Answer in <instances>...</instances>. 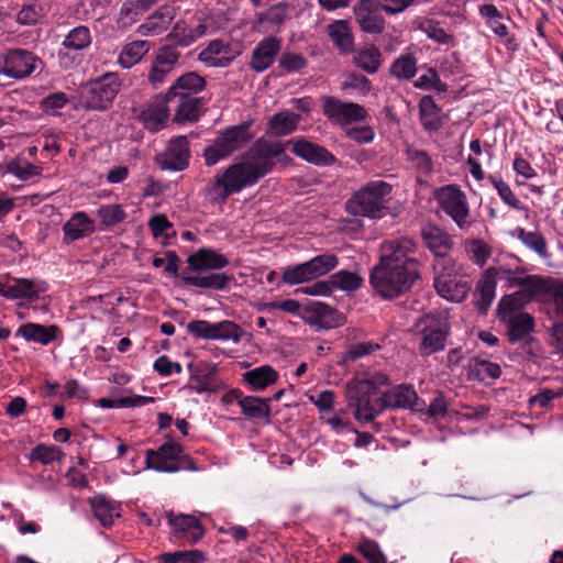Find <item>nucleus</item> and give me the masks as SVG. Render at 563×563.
Returning a JSON list of instances; mask_svg holds the SVG:
<instances>
[{
  "label": "nucleus",
  "mask_w": 563,
  "mask_h": 563,
  "mask_svg": "<svg viewBox=\"0 0 563 563\" xmlns=\"http://www.w3.org/2000/svg\"><path fill=\"white\" fill-rule=\"evenodd\" d=\"M284 154L282 142L257 139L246 153L244 161L235 162L220 169L206 188L207 198L216 205H223L233 194L252 187L269 174L275 159Z\"/></svg>",
  "instance_id": "nucleus-1"
},
{
  "label": "nucleus",
  "mask_w": 563,
  "mask_h": 563,
  "mask_svg": "<svg viewBox=\"0 0 563 563\" xmlns=\"http://www.w3.org/2000/svg\"><path fill=\"white\" fill-rule=\"evenodd\" d=\"M416 251L417 244L408 238L382 245L379 261L369 273V285L377 295L384 299L398 298L421 279Z\"/></svg>",
  "instance_id": "nucleus-2"
},
{
  "label": "nucleus",
  "mask_w": 563,
  "mask_h": 563,
  "mask_svg": "<svg viewBox=\"0 0 563 563\" xmlns=\"http://www.w3.org/2000/svg\"><path fill=\"white\" fill-rule=\"evenodd\" d=\"M187 266L179 273L178 264L166 262L165 273L180 278L187 287L224 291L234 276L223 268L229 266V257L213 247H200L187 257Z\"/></svg>",
  "instance_id": "nucleus-3"
},
{
  "label": "nucleus",
  "mask_w": 563,
  "mask_h": 563,
  "mask_svg": "<svg viewBox=\"0 0 563 563\" xmlns=\"http://www.w3.org/2000/svg\"><path fill=\"white\" fill-rule=\"evenodd\" d=\"M391 191L393 186L384 180L368 181L345 202V209L353 216L380 219L389 209Z\"/></svg>",
  "instance_id": "nucleus-4"
},
{
  "label": "nucleus",
  "mask_w": 563,
  "mask_h": 563,
  "mask_svg": "<svg viewBox=\"0 0 563 563\" xmlns=\"http://www.w3.org/2000/svg\"><path fill=\"white\" fill-rule=\"evenodd\" d=\"M252 124L253 121L249 120L219 131L203 150L205 164L209 167L214 166L249 144L255 136Z\"/></svg>",
  "instance_id": "nucleus-5"
},
{
  "label": "nucleus",
  "mask_w": 563,
  "mask_h": 563,
  "mask_svg": "<svg viewBox=\"0 0 563 563\" xmlns=\"http://www.w3.org/2000/svg\"><path fill=\"white\" fill-rule=\"evenodd\" d=\"M121 80L114 73L90 80L81 86L79 98L81 107L88 111L108 110L120 91Z\"/></svg>",
  "instance_id": "nucleus-6"
},
{
  "label": "nucleus",
  "mask_w": 563,
  "mask_h": 563,
  "mask_svg": "<svg viewBox=\"0 0 563 563\" xmlns=\"http://www.w3.org/2000/svg\"><path fill=\"white\" fill-rule=\"evenodd\" d=\"M416 329L421 335L418 347L421 356H429L445 349L446 340L451 334L448 317L440 312L427 313L417 321Z\"/></svg>",
  "instance_id": "nucleus-7"
},
{
  "label": "nucleus",
  "mask_w": 563,
  "mask_h": 563,
  "mask_svg": "<svg viewBox=\"0 0 563 563\" xmlns=\"http://www.w3.org/2000/svg\"><path fill=\"white\" fill-rule=\"evenodd\" d=\"M339 264L335 254L323 253L303 263L283 268L282 280L287 285L308 283L327 275Z\"/></svg>",
  "instance_id": "nucleus-8"
},
{
  "label": "nucleus",
  "mask_w": 563,
  "mask_h": 563,
  "mask_svg": "<svg viewBox=\"0 0 563 563\" xmlns=\"http://www.w3.org/2000/svg\"><path fill=\"white\" fill-rule=\"evenodd\" d=\"M434 199L441 210L449 216L461 230L471 227L470 206L465 192L457 185L441 186L434 191Z\"/></svg>",
  "instance_id": "nucleus-9"
},
{
  "label": "nucleus",
  "mask_w": 563,
  "mask_h": 563,
  "mask_svg": "<svg viewBox=\"0 0 563 563\" xmlns=\"http://www.w3.org/2000/svg\"><path fill=\"white\" fill-rule=\"evenodd\" d=\"M322 113L333 124L346 128L368 118L367 110L360 103L343 101L332 96H322Z\"/></svg>",
  "instance_id": "nucleus-10"
},
{
  "label": "nucleus",
  "mask_w": 563,
  "mask_h": 563,
  "mask_svg": "<svg viewBox=\"0 0 563 563\" xmlns=\"http://www.w3.org/2000/svg\"><path fill=\"white\" fill-rule=\"evenodd\" d=\"M42 60L24 48L8 49L0 60V74L9 78L23 79L31 76Z\"/></svg>",
  "instance_id": "nucleus-11"
},
{
  "label": "nucleus",
  "mask_w": 563,
  "mask_h": 563,
  "mask_svg": "<svg viewBox=\"0 0 563 563\" xmlns=\"http://www.w3.org/2000/svg\"><path fill=\"white\" fill-rule=\"evenodd\" d=\"M301 313L306 323L318 329H334L345 321L344 316L335 308L319 300H308Z\"/></svg>",
  "instance_id": "nucleus-12"
},
{
  "label": "nucleus",
  "mask_w": 563,
  "mask_h": 563,
  "mask_svg": "<svg viewBox=\"0 0 563 563\" xmlns=\"http://www.w3.org/2000/svg\"><path fill=\"white\" fill-rule=\"evenodd\" d=\"M190 148L186 135L173 137L165 150L156 156V163L163 170L181 172L189 166Z\"/></svg>",
  "instance_id": "nucleus-13"
},
{
  "label": "nucleus",
  "mask_w": 563,
  "mask_h": 563,
  "mask_svg": "<svg viewBox=\"0 0 563 563\" xmlns=\"http://www.w3.org/2000/svg\"><path fill=\"white\" fill-rule=\"evenodd\" d=\"M353 10L355 21L364 33L377 35L384 32V9L376 0H360Z\"/></svg>",
  "instance_id": "nucleus-14"
},
{
  "label": "nucleus",
  "mask_w": 563,
  "mask_h": 563,
  "mask_svg": "<svg viewBox=\"0 0 563 563\" xmlns=\"http://www.w3.org/2000/svg\"><path fill=\"white\" fill-rule=\"evenodd\" d=\"M284 144V150L287 145H291V152L305 159L306 162L317 166H332L335 164V156L329 152L325 147L307 141L303 137L291 139Z\"/></svg>",
  "instance_id": "nucleus-15"
},
{
  "label": "nucleus",
  "mask_w": 563,
  "mask_h": 563,
  "mask_svg": "<svg viewBox=\"0 0 563 563\" xmlns=\"http://www.w3.org/2000/svg\"><path fill=\"white\" fill-rule=\"evenodd\" d=\"M179 57L180 53L174 46L164 45L158 49L147 75V79L154 89L166 81Z\"/></svg>",
  "instance_id": "nucleus-16"
},
{
  "label": "nucleus",
  "mask_w": 563,
  "mask_h": 563,
  "mask_svg": "<svg viewBox=\"0 0 563 563\" xmlns=\"http://www.w3.org/2000/svg\"><path fill=\"white\" fill-rule=\"evenodd\" d=\"M169 111L170 103L168 102V98L166 99L163 93H158L145 109L141 110L137 119L143 123L146 130L158 132L164 128L169 117Z\"/></svg>",
  "instance_id": "nucleus-17"
},
{
  "label": "nucleus",
  "mask_w": 563,
  "mask_h": 563,
  "mask_svg": "<svg viewBox=\"0 0 563 563\" xmlns=\"http://www.w3.org/2000/svg\"><path fill=\"white\" fill-rule=\"evenodd\" d=\"M385 408L411 409L420 411L424 407L413 387L409 384H399L383 394Z\"/></svg>",
  "instance_id": "nucleus-18"
},
{
  "label": "nucleus",
  "mask_w": 563,
  "mask_h": 563,
  "mask_svg": "<svg viewBox=\"0 0 563 563\" xmlns=\"http://www.w3.org/2000/svg\"><path fill=\"white\" fill-rule=\"evenodd\" d=\"M478 12L485 19L486 24L494 34L503 40V43L508 51L516 52L519 48V43L515 34L509 32L508 26L503 22L504 14L495 4H482L478 8Z\"/></svg>",
  "instance_id": "nucleus-19"
},
{
  "label": "nucleus",
  "mask_w": 563,
  "mask_h": 563,
  "mask_svg": "<svg viewBox=\"0 0 563 563\" xmlns=\"http://www.w3.org/2000/svg\"><path fill=\"white\" fill-rule=\"evenodd\" d=\"M168 523L173 528L174 537L189 544H196L205 534V529L200 520L195 516L170 514L168 516Z\"/></svg>",
  "instance_id": "nucleus-20"
},
{
  "label": "nucleus",
  "mask_w": 563,
  "mask_h": 563,
  "mask_svg": "<svg viewBox=\"0 0 563 563\" xmlns=\"http://www.w3.org/2000/svg\"><path fill=\"white\" fill-rule=\"evenodd\" d=\"M282 47V42L275 36H266L254 47L250 60V67L256 73L269 68Z\"/></svg>",
  "instance_id": "nucleus-21"
},
{
  "label": "nucleus",
  "mask_w": 563,
  "mask_h": 563,
  "mask_svg": "<svg viewBox=\"0 0 563 563\" xmlns=\"http://www.w3.org/2000/svg\"><path fill=\"white\" fill-rule=\"evenodd\" d=\"M235 57L229 42L212 40L198 56V59L210 67H228Z\"/></svg>",
  "instance_id": "nucleus-22"
},
{
  "label": "nucleus",
  "mask_w": 563,
  "mask_h": 563,
  "mask_svg": "<svg viewBox=\"0 0 563 563\" xmlns=\"http://www.w3.org/2000/svg\"><path fill=\"white\" fill-rule=\"evenodd\" d=\"M176 16V8L172 4L161 5L139 26L142 35H159L165 32Z\"/></svg>",
  "instance_id": "nucleus-23"
},
{
  "label": "nucleus",
  "mask_w": 563,
  "mask_h": 563,
  "mask_svg": "<svg viewBox=\"0 0 563 563\" xmlns=\"http://www.w3.org/2000/svg\"><path fill=\"white\" fill-rule=\"evenodd\" d=\"M420 234L429 251L438 257H444L452 249L451 236L435 224L423 225Z\"/></svg>",
  "instance_id": "nucleus-24"
},
{
  "label": "nucleus",
  "mask_w": 563,
  "mask_h": 563,
  "mask_svg": "<svg viewBox=\"0 0 563 563\" xmlns=\"http://www.w3.org/2000/svg\"><path fill=\"white\" fill-rule=\"evenodd\" d=\"M179 453H183V446L174 441H167L157 450H147L146 466L158 472H164L163 467H172L173 462Z\"/></svg>",
  "instance_id": "nucleus-25"
},
{
  "label": "nucleus",
  "mask_w": 563,
  "mask_h": 563,
  "mask_svg": "<svg viewBox=\"0 0 563 563\" xmlns=\"http://www.w3.org/2000/svg\"><path fill=\"white\" fill-rule=\"evenodd\" d=\"M45 290L46 284L44 282L35 283L29 278H18L12 284H8V288L0 290V292L8 299H27L33 301L38 299L41 292Z\"/></svg>",
  "instance_id": "nucleus-26"
},
{
  "label": "nucleus",
  "mask_w": 563,
  "mask_h": 563,
  "mask_svg": "<svg viewBox=\"0 0 563 563\" xmlns=\"http://www.w3.org/2000/svg\"><path fill=\"white\" fill-rule=\"evenodd\" d=\"M96 231L95 222L84 211L74 213L63 225L64 243L69 244L92 234Z\"/></svg>",
  "instance_id": "nucleus-27"
},
{
  "label": "nucleus",
  "mask_w": 563,
  "mask_h": 563,
  "mask_svg": "<svg viewBox=\"0 0 563 563\" xmlns=\"http://www.w3.org/2000/svg\"><path fill=\"white\" fill-rule=\"evenodd\" d=\"M499 321L506 325L510 343L522 341L534 331V319L528 312H519Z\"/></svg>",
  "instance_id": "nucleus-28"
},
{
  "label": "nucleus",
  "mask_w": 563,
  "mask_h": 563,
  "mask_svg": "<svg viewBox=\"0 0 563 563\" xmlns=\"http://www.w3.org/2000/svg\"><path fill=\"white\" fill-rule=\"evenodd\" d=\"M203 98L196 97L179 102H170V109H174L173 121L178 124L195 123L199 121L205 113Z\"/></svg>",
  "instance_id": "nucleus-29"
},
{
  "label": "nucleus",
  "mask_w": 563,
  "mask_h": 563,
  "mask_svg": "<svg viewBox=\"0 0 563 563\" xmlns=\"http://www.w3.org/2000/svg\"><path fill=\"white\" fill-rule=\"evenodd\" d=\"M496 277L493 269H487L477 283L474 292V305L478 313L486 314L495 298Z\"/></svg>",
  "instance_id": "nucleus-30"
},
{
  "label": "nucleus",
  "mask_w": 563,
  "mask_h": 563,
  "mask_svg": "<svg viewBox=\"0 0 563 563\" xmlns=\"http://www.w3.org/2000/svg\"><path fill=\"white\" fill-rule=\"evenodd\" d=\"M59 328L55 324L43 325L40 323L27 322L19 327L16 336H22L26 341L48 345L56 340Z\"/></svg>",
  "instance_id": "nucleus-31"
},
{
  "label": "nucleus",
  "mask_w": 563,
  "mask_h": 563,
  "mask_svg": "<svg viewBox=\"0 0 563 563\" xmlns=\"http://www.w3.org/2000/svg\"><path fill=\"white\" fill-rule=\"evenodd\" d=\"M300 115L290 111L274 114L267 122L266 132L271 136H285L297 130Z\"/></svg>",
  "instance_id": "nucleus-32"
},
{
  "label": "nucleus",
  "mask_w": 563,
  "mask_h": 563,
  "mask_svg": "<svg viewBox=\"0 0 563 563\" xmlns=\"http://www.w3.org/2000/svg\"><path fill=\"white\" fill-rule=\"evenodd\" d=\"M441 108L434 102L433 97L424 96L419 101V117L423 129L428 132H437L442 126Z\"/></svg>",
  "instance_id": "nucleus-33"
},
{
  "label": "nucleus",
  "mask_w": 563,
  "mask_h": 563,
  "mask_svg": "<svg viewBox=\"0 0 563 563\" xmlns=\"http://www.w3.org/2000/svg\"><path fill=\"white\" fill-rule=\"evenodd\" d=\"M433 284L442 298L455 302L462 301L470 289L466 282H457L450 276H438Z\"/></svg>",
  "instance_id": "nucleus-34"
},
{
  "label": "nucleus",
  "mask_w": 563,
  "mask_h": 563,
  "mask_svg": "<svg viewBox=\"0 0 563 563\" xmlns=\"http://www.w3.org/2000/svg\"><path fill=\"white\" fill-rule=\"evenodd\" d=\"M93 516L104 528L113 525L114 518L120 517L119 507L103 495L89 498Z\"/></svg>",
  "instance_id": "nucleus-35"
},
{
  "label": "nucleus",
  "mask_w": 563,
  "mask_h": 563,
  "mask_svg": "<svg viewBox=\"0 0 563 563\" xmlns=\"http://www.w3.org/2000/svg\"><path fill=\"white\" fill-rule=\"evenodd\" d=\"M328 35L338 49L347 54L353 51V34L346 20H336L327 27Z\"/></svg>",
  "instance_id": "nucleus-36"
},
{
  "label": "nucleus",
  "mask_w": 563,
  "mask_h": 563,
  "mask_svg": "<svg viewBox=\"0 0 563 563\" xmlns=\"http://www.w3.org/2000/svg\"><path fill=\"white\" fill-rule=\"evenodd\" d=\"M92 34L88 26L77 25L71 29L60 43L62 47L68 52L80 53L90 47Z\"/></svg>",
  "instance_id": "nucleus-37"
},
{
  "label": "nucleus",
  "mask_w": 563,
  "mask_h": 563,
  "mask_svg": "<svg viewBox=\"0 0 563 563\" xmlns=\"http://www.w3.org/2000/svg\"><path fill=\"white\" fill-rule=\"evenodd\" d=\"M384 404L383 397H378L350 402L349 406L354 408V417L357 421L372 422L386 409Z\"/></svg>",
  "instance_id": "nucleus-38"
},
{
  "label": "nucleus",
  "mask_w": 563,
  "mask_h": 563,
  "mask_svg": "<svg viewBox=\"0 0 563 563\" xmlns=\"http://www.w3.org/2000/svg\"><path fill=\"white\" fill-rule=\"evenodd\" d=\"M510 234L517 238L526 247L536 252L540 257H548V243L540 232L527 231L521 227H517Z\"/></svg>",
  "instance_id": "nucleus-39"
},
{
  "label": "nucleus",
  "mask_w": 563,
  "mask_h": 563,
  "mask_svg": "<svg viewBox=\"0 0 563 563\" xmlns=\"http://www.w3.org/2000/svg\"><path fill=\"white\" fill-rule=\"evenodd\" d=\"M242 413L250 420H265L269 422L271 407L268 399L257 396H246L241 401Z\"/></svg>",
  "instance_id": "nucleus-40"
},
{
  "label": "nucleus",
  "mask_w": 563,
  "mask_h": 563,
  "mask_svg": "<svg viewBox=\"0 0 563 563\" xmlns=\"http://www.w3.org/2000/svg\"><path fill=\"white\" fill-rule=\"evenodd\" d=\"M501 375V368L497 363L474 357L471 360L467 371L470 379L484 382L486 378L497 379Z\"/></svg>",
  "instance_id": "nucleus-41"
},
{
  "label": "nucleus",
  "mask_w": 563,
  "mask_h": 563,
  "mask_svg": "<svg viewBox=\"0 0 563 563\" xmlns=\"http://www.w3.org/2000/svg\"><path fill=\"white\" fill-rule=\"evenodd\" d=\"M150 47V43L143 40L128 43L123 46L118 57V63L122 68H131L147 54Z\"/></svg>",
  "instance_id": "nucleus-42"
},
{
  "label": "nucleus",
  "mask_w": 563,
  "mask_h": 563,
  "mask_svg": "<svg viewBox=\"0 0 563 563\" xmlns=\"http://www.w3.org/2000/svg\"><path fill=\"white\" fill-rule=\"evenodd\" d=\"M353 60L364 71L375 74L382 64V53L375 45H367L354 53Z\"/></svg>",
  "instance_id": "nucleus-43"
},
{
  "label": "nucleus",
  "mask_w": 563,
  "mask_h": 563,
  "mask_svg": "<svg viewBox=\"0 0 563 563\" xmlns=\"http://www.w3.org/2000/svg\"><path fill=\"white\" fill-rule=\"evenodd\" d=\"M243 377L254 390H262L274 384L277 380L278 374L273 367L264 365L245 372Z\"/></svg>",
  "instance_id": "nucleus-44"
},
{
  "label": "nucleus",
  "mask_w": 563,
  "mask_h": 563,
  "mask_svg": "<svg viewBox=\"0 0 563 563\" xmlns=\"http://www.w3.org/2000/svg\"><path fill=\"white\" fill-rule=\"evenodd\" d=\"M97 217L100 220V230L112 228L123 222L128 214L121 205H102L97 210Z\"/></svg>",
  "instance_id": "nucleus-45"
},
{
  "label": "nucleus",
  "mask_w": 563,
  "mask_h": 563,
  "mask_svg": "<svg viewBox=\"0 0 563 563\" xmlns=\"http://www.w3.org/2000/svg\"><path fill=\"white\" fill-rule=\"evenodd\" d=\"M157 0H126L120 9V19L123 23H132L151 9Z\"/></svg>",
  "instance_id": "nucleus-46"
},
{
  "label": "nucleus",
  "mask_w": 563,
  "mask_h": 563,
  "mask_svg": "<svg viewBox=\"0 0 563 563\" xmlns=\"http://www.w3.org/2000/svg\"><path fill=\"white\" fill-rule=\"evenodd\" d=\"M355 549L368 563H388L378 542L368 537L362 536Z\"/></svg>",
  "instance_id": "nucleus-47"
},
{
  "label": "nucleus",
  "mask_w": 563,
  "mask_h": 563,
  "mask_svg": "<svg viewBox=\"0 0 563 563\" xmlns=\"http://www.w3.org/2000/svg\"><path fill=\"white\" fill-rule=\"evenodd\" d=\"M217 365L209 364L202 373L192 374V379L196 385L191 386V389L198 394L202 393H216L220 388L219 383L216 379Z\"/></svg>",
  "instance_id": "nucleus-48"
},
{
  "label": "nucleus",
  "mask_w": 563,
  "mask_h": 563,
  "mask_svg": "<svg viewBox=\"0 0 563 563\" xmlns=\"http://www.w3.org/2000/svg\"><path fill=\"white\" fill-rule=\"evenodd\" d=\"M488 180L496 188L498 196L504 203L519 211H529L528 208L517 198L510 186L501 179V177L489 175Z\"/></svg>",
  "instance_id": "nucleus-49"
},
{
  "label": "nucleus",
  "mask_w": 563,
  "mask_h": 563,
  "mask_svg": "<svg viewBox=\"0 0 563 563\" xmlns=\"http://www.w3.org/2000/svg\"><path fill=\"white\" fill-rule=\"evenodd\" d=\"M417 73V59L412 54H402L390 66V74L399 79L409 80Z\"/></svg>",
  "instance_id": "nucleus-50"
},
{
  "label": "nucleus",
  "mask_w": 563,
  "mask_h": 563,
  "mask_svg": "<svg viewBox=\"0 0 563 563\" xmlns=\"http://www.w3.org/2000/svg\"><path fill=\"white\" fill-rule=\"evenodd\" d=\"M330 284L344 291H354L362 287L363 278L355 273L342 269L330 276Z\"/></svg>",
  "instance_id": "nucleus-51"
},
{
  "label": "nucleus",
  "mask_w": 563,
  "mask_h": 563,
  "mask_svg": "<svg viewBox=\"0 0 563 563\" xmlns=\"http://www.w3.org/2000/svg\"><path fill=\"white\" fill-rule=\"evenodd\" d=\"M206 79L195 71H188L179 76L172 85V91L191 90V92H201L206 88Z\"/></svg>",
  "instance_id": "nucleus-52"
},
{
  "label": "nucleus",
  "mask_w": 563,
  "mask_h": 563,
  "mask_svg": "<svg viewBox=\"0 0 563 563\" xmlns=\"http://www.w3.org/2000/svg\"><path fill=\"white\" fill-rule=\"evenodd\" d=\"M553 279L544 278L538 275L525 276L523 288L521 289L529 298L536 295H549Z\"/></svg>",
  "instance_id": "nucleus-53"
},
{
  "label": "nucleus",
  "mask_w": 563,
  "mask_h": 563,
  "mask_svg": "<svg viewBox=\"0 0 563 563\" xmlns=\"http://www.w3.org/2000/svg\"><path fill=\"white\" fill-rule=\"evenodd\" d=\"M241 336L240 327L230 320L211 323L210 340H234L238 342Z\"/></svg>",
  "instance_id": "nucleus-54"
},
{
  "label": "nucleus",
  "mask_w": 563,
  "mask_h": 563,
  "mask_svg": "<svg viewBox=\"0 0 563 563\" xmlns=\"http://www.w3.org/2000/svg\"><path fill=\"white\" fill-rule=\"evenodd\" d=\"M205 559L203 552L199 550L165 552L159 555L162 563H202Z\"/></svg>",
  "instance_id": "nucleus-55"
},
{
  "label": "nucleus",
  "mask_w": 563,
  "mask_h": 563,
  "mask_svg": "<svg viewBox=\"0 0 563 563\" xmlns=\"http://www.w3.org/2000/svg\"><path fill=\"white\" fill-rule=\"evenodd\" d=\"M522 306V292H515L504 296L497 306L498 319L501 320L507 317L518 314Z\"/></svg>",
  "instance_id": "nucleus-56"
},
{
  "label": "nucleus",
  "mask_w": 563,
  "mask_h": 563,
  "mask_svg": "<svg viewBox=\"0 0 563 563\" xmlns=\"http://www.w3.org/2000/svg\"><path fill=\"white\" fill-rule=\"evenodd\" d=\"M376 391L371 387L369 382L363 379H353L347 384L346 398L347 404L360 401L362 399L373 398Z\"/></svg>",
  "instance_id": "nucleus-57"
},
{
  "label": "nucleus",
  "mask_w": 563,
  "mask_h": 563,
  "mask_svg": "<svg viewBox=\"0 0 563 563\" xmlns=\"http://www.w3.org/2000/svg\"><path fill=\"white\" fill-rule=\"evenodd\" d=\"M287 16V5L284 3H277L272 5L264 12L256 14V22L258 24H268L272 26H279L284 23Z\"/></svg>",
  "instance_id": "nucleus-58"
},
{
  "label": "nucleus",
  "mask_w": 563,
  "mask_h": 563,
  "mask_svg": "<svg viewBox=\"0 0 563 563\" xmlns=\"http://www.w3.org/2000/svg\"><path fill=\"white\" fill-rule=\"evenodd\" d=\"M64 456L63 451L56 445L37 444L31 452V459L38 461L44 465L60 461Z\"/></svg>",
  "instance_id": "nucleus-59"
},
{
  "label": "nucleus",
  "mask_w": 563,
  "mask_h": 563,
  "mask_svg": "<svg viewBox=\"0 0 563 563\" xmlns=\"http://www.w3.org/2000/svg\"><path fill=\"white\" fill-rule=\"evenodd\" d=\"M167 37L183 47L189 46L195 42V35H192L191 27L185 20H178L174 24Z\"/></svg>",
  "instance_id": "nucleus-60"
},
{
  "label": "nucleus",
  "mask_w": 563,
  "mask_h": 563,
  "mask_svg": "<svg viewBox=\"0 0 563 563\" xmlns=\"http://www.w3.org/2000/svg\"><path fill=\"white\" fill-rule=\"evenodd\" d=\"M68 101V97L65 92H53L41 100L40 109L46 114L57 115L58 110L63 109Z\"/></svg>",
  "instance_id": "nucleus-61"
},
{
  "label": "nucleus",
  "mask_w": 563,
  "mask_h": 563,
  "mask_svg": "<svg viewBox=\"0 0 563 563\" xmlns=\"http://www.w3.org/2000/svg\"><path fill=\"white\" fill-rule=\"evenodd\" d=\"M408 159L422 174L429 175L433 172V163L426 151L409 147L407 150Z\"/></svg>",
  "instance_id": "nucleus-62"
},
{
  "label": "nucleus",
  "mask_w": 563,
  "mask_h": 563,
  "mask_svg": "<svg viewBox=\"0 0 563 563\" xmlns=\"http://www.w3.org/2000/svg\"><path fill=\"white\" fill-rule=\"evenodd\" d=\"M40 167L31 163H20L19 161L12 159L5 166V172L14 175L21 180H29L40 174Z\"/></svg>",
  "instance_id": "nucleus-63"
},
{
  "label": "nucleus",
  "mask_w": 563,
  "mask_h": 563,
  "mask_svg": "<svg viewBox=\"0 0 563 563\" xmlns=\"http://www.w3.org/2000/svg\"><path fill=\"white\" fill-rule=\"evenodd\" d=\"M307 66V59L301 54L285 52L279 58V67L287 73H296Z\"/></svg>",
  "instance_id": "nucleus-64"
}]
</instances>
